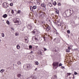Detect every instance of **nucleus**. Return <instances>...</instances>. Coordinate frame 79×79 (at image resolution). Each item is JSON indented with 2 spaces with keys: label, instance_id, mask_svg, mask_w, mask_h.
<instances>
[{
  "label": "nucleus",
  "instance_id": "1",
  "mask_svg": "<svg viewBox=\"0 0 79 79\" xmlns=\"http://www.w3.org/2000/svg\"><path fill=\"white\" fill-rule=\"evenodd\" d=\"M58 64H59V62H58L53 63L52 64L53 69H56L57 68H58Z\"/></svg>",
  "mask_w": 79,
  "mask_h": 79
},
{
  "label": "nucleus",
  "instance_id": "2",
  "mask_svg": "<svg viewBox=\"0 0 79 79\" xmlns=\"http://www.w3.org/2000/svg\"><path fill=\"white\" fill-rule=\"evenodd\" d=\"M25 67L26 68L25 69H27L28 70H30V69L31 68V65L27 64L26 65L23 66V68H25Z\"/></svg>",
  "mask_w": 79,
  "mask_h": 79
},
{
  "label": "nucleus",
  "instance_id": "3",
  "mask_svg": "<svg viewBox=\"0 0 79 79\" xmlns=\"http://www.w3.org/2000/svg\"><path fill=\"white\" fill-rule=\"evenodd\" d=\"M18 19L15 18L14 19L13 21L15 23H18L19 25H20L21 24V23L19 22V21L17 20Z\"/></svg>",
  "mask_w": 79,
  "mask_h": 79
},
{
  "label": "nucleus",
  "instance_id": "4",
  "mask_svg": "<svg viewBox=\"0 0 79 79\" xmlns=\"http://www.w3.org/2000/svg\"><path fill=\"white\" fill-rule=\"evenodd\" d=\"M8 4L6 2H4L2 5L3 7L5 8H6L8 7Z\"/></svg>",
  "mask_w": 79,
  "mask_h": 79
},
{
  "label": "nucleus",
  "instance_id": "5",
  "mask_svg": "<svg viewBox=\"0 0 79 79\" xmlns=\"http://www.w3.org/2000/svg\"><path fill=\"white\" fill-rule=\"evenodd\" d=\"M31 33L33 35L35 34V35H37V33H38V31H37V30H33L32 31H31Z\"/></svg>",
  "mask_w": 79,
  "mask_h": 79
},
{
  "label": "nucleus",
  "instance_id": "6",
  "mask_svg": "<svg viewBox=\"0 0 79 79\" xmlns=\"http://www.w3.org/2000/svg\"><path fill=\"white\" fill-rule=\"evenodd\" d=\"M46 31H49L50 30V27L48 26H46Z\"/></svg>",
  "mask_w": 79,
  "mask_h": 79
},
{
  "label": "nucleus",
  "instance_id": "7",
  "mask_svg": "<svg viewBox=\"0 0 79 79\" xmlns=\"http://www.w3.org/2000/svg\"><path fill=\"white\" fill-rule=\"evenodd\" d=\"M17 77H20L21 79H23V78H24V76L21 75V74H18L17 75Z\"/></svg>",
  "mask_w": 79,
  "mask_h": 79
},
{
  "label": "nucleus",
  "instance_id": "8",
  "mask_svg": "<svg viewBox=\"0 0 79 79\" xmlns=\"http://www.w3.org/2000/svg\"><path fill=\"white\" fill-rule=\"evenodd\" d=\"M32 26H33V24L31 23L30 24H29L28 25V28L30 29H31V28H32Z\"/></svg>",
  "mask_w": 79,
  "mask_h": 79
},
{
  "label": "nucleus",
  "instance_id": "9",
  "mask_svg": "<svg viewBox=\"0 0 79 79\" xmlns=\"http://www.w3.org/2000/svg\"><path fill=\"white\" fill-rule=\"evenodd\" d=\"M25 40L26 43H28L29 42V38L27 36H26L25 37Z\"/></svg>",
  "mask_w": 79,
  "mask_h": 79
},
{
  "label": "nucleus",
  "instance_id": "10",
  "mask_svg": "<svg viewBox=\"0 0 79 79\" xmlns=\"http://www.w3.org/2000/svg\"><path fill=\"white\" fill-rule=\"evenodd\" d=\"M31 7L32 8V10H33V9H34V10H35V9H36V8H37V6H34L33 7L31 6Z\"/></svg>",
  "mask_w": 79,
  "mask_h": 79
},
{
  "label": "nucleus",
  "instance_id": "11",
  "mask_svg": "<svg viewBox=\"0 0 79 79\" xmlns=\"http://www.w3.org/2000/svg\"><path fill=\"white\" fill-rule=\"evenodd\" d=\"M7 16H8V15H6V14H5L2 16V17L3 18H6Z\"/></svg>",
  "mask_w": 79,
  "mask_h": 79
},
{
  "label": "nucleus",
  "instance_id": "12",
  "mask_svg": "<svg viewBox=\"0 0 79 79\" xmlns=\"http://www.w3.org/2000/svg\"><path fill=\"white\" fill-rule=\"evenodd\" d=\"M57 43H58L60 42V40L59 38H57Z\"/></svg>",
  "mask_w": 79,
  "mask_h": 79
},
{
  "label": "nucleus",
  "instance_id": "13",
  "mask_svg": "<svg viewBox=\"0 0 79 79\" xmlns=\"http://www.w3.org/2000/svg\"><path fill=\"white\" fill-rule=\"evenodd\" d=\"M41 6H43V7H45V6H46V4H41Z\"/></svg>",
  "mask_w": 79,
  "mask_h": 79
},
{
  "label": "nucleus",
  "instance_id": "14",
  "mask_svg": "<svg viewBox=\"0 0 79 79\" xmlns=\"http://www.w3.org/2000/svg\"><path fill=\"white\" fill-rule=\"evenodd\" d=\"M52 4H53V5L54 6H56V1H54V2L52 3Z\"/></svg>",
  "mask_w": 79,
  "mask_h": 79
},
{
  "label": "nucleus",
  "instance_id": "15",
  "mask_svg": "<svg viewBox=\"0 0 79 79\" xmlns=\"http://www.w3.org/2000/svg\"><path fill=\"white\" fill-rule=\"evenodd\" d=\"M17 49H20V46H19V44H18L17 46Z\"/></svg>",
  "mask_w": 79,
  "mask_h": 79
},
{
  "label": "nucleus",
  "instance_id": "16",
  "mask_svg": "<svg viewBox=\"0 0 79 79\" xmlns=\"http://www.w3.org/2000/svg\"><path fill=\"white\" fill-rule=\"evenodd\" d=\"M15 36H18V35H19V33L18 32L15 33Z\"/></svg>",
  "mask_w": 79,
  "mask_h": 79
},
{
  "label": "nucleus",
  "instance_id": "17",
  "mask_svg": "<svg viewBox=\"0 0 79 79\" xmlns=\"http://www.w3.org/2000/svg\"><path fill=\"white\" fill-rule=\"evenodd\" d=\"M35 63L36 65H39V62L37 61L35 62Z\"/></svg>",
  "mask_w": 79,
  "mask_h": 79
},
{
  "label": "nucleus",
  "instance_id": "18",
  "mask_svg": "<svg viewBox=\"0 0 79 79\" xmlns=\"http://www.w3.org/2000/svg\"><path fill=\"white\" fill-rule=\"evenodd\" d=\"M48 4L49 6H52V4L51 2H49Z\"/></svg>",
  "mask_w": 79,
  "mask_h": 79
},
{
  "label": "nucleus",
  "instance_id": "19",
  "mask_svg": "<svg viewBox=\"0 0 79 79\" xmlns=\"http://www.w3.org/2000/svg\"><path fill=\"white\" fill-rule=\"evenodd\" d=\"M4 71H5V70L3 69H1L0 71V72L1 73H3Z\"/></svg>",
  "mask_w": 79,
  "mask_h": 79
},
{
  "label": "nucleus",
  "instance_id": "20",
  "mask_svg": "<svg viewBox=\"0 0 79 79\" xmlns=\"http://www.w3.org/2000/svg\"><path fill=\"white\" fill-rule=\"evenodd\" d=\"M70 10V13H71V14H72L73 13V10H71L70 9H69Z\"/></svg>",
  "mask_w": 79,
  "mask_h": 79
},
{
  "label": "nucleus",
  "instance_id": "21",
  "mask_svg": "<svg viewBox=\"0 0 79 79\" xmlns=\"http://www.w3.org/2000/svg\"><path fill=\"white\" fill-rule=\"evenodd\" d=\"M56 14H58L59 13V10H57L56 11Z\"/></svg>",
  "mask_w": 79,
  "mask_h": 79
},
{
  "label": "nucleus",
  "instance_id": "22",
  "mask_svg": "<svg viewBox=\"0 0 79 79\" xmlns=\"http://www.w3.org/2000/svg\"><path fill=\"white\" fill-rule=\"evenodd\" d=\"M65 27V26H64V27H63L62 26H61V29L62 30H64V28Z\"/></svg>",
  "mask_w": 79,
  "mask_h": 79
},
{
  "label": "nucleus",
  "instance_id": "23",
  "mask_svg": "<svg viewBox=\"0 0 79 79\" xmlns=\"http://www.w3.org/2000/svg\"><path fill=\"white\" fill-rule=\"evenodd\" d=\"M2 37H5V35H4V33H2Z\"/></svg>",
  "mask_w": 79,
  "mask_h": 79
},
{
  "label": "nucleus",
  "instance_id": "24",
  "mask_svg": "<svg viewBox=\"0 0 79 79\" xmlns=\"http://www.w3.org/2000/svg\"><path fill=\"white\" fill-rule=\"evenodd\" d=\"M62 65H63V64H62L61 63H60L59 64V67L61 66H62Z\"/></svg>",
  "mask_w": 79,
  "mask_h": 79
},
{
  "label": "nucleus",
  "instance_id": "25",
  "mask_svg": "<svg viewBox=\"0 0 79 79\" xmlns=\"http://www.w3.org/2000/svg\"><path fill=\"white\" fill-rule=\"evenodd\" d=\"M32 48V45H30L29 46V49H31V48Z\"/></svg>",
  "mask_w": 79,
  "mask_h": 79
},
{
  "label": "nucleus",
  "instance_id": "26",
  "mask_svg": "<svg viewBox=\"0 0 79 79\" xmlns=\"http://www.w3.org/2000/svg\"><path fill=\"white\" fill-rule=\"evenodd\" d=\"M70 52V50H69V49H67L66 50V52Z\"/></svg>",
  "mask_w": 79,
  "mask_h": 79
},
{
  "label": "nucleus",
  "instance_id": "27",
  "mask_svg": "<svg viewBox=\"0 0 79 79\" xmlns=\"http://www.w3.org/2000/svg\"><path fill=\"white\" fill-rule=\"evenodd\" d=\"M6 23L8 25H9V24H10V22H9V21H8V20L6 21Z\"/></svg>",
  "mask_w": 79,
  "mask_h": 79
},
{
  "label": "nucleus",
  "instance_id": "28",
  "mask_svg": "<svg viewBox=\"0 0 79 79\" xmlns=\"http://www.w3.org/2000/svg\"><path fill=\"white\" fill-rule=\"evenodd\" d=\"M67 32L68 34H70V33H71V32H70V31H69V30H67Z\"/></svg>",
  "mask_w": 79,
  "mask_h": 79
},
{
  "label": "nucleus",
  "instance_id": "29",
  "mask_svg": "<svg viewBox=\"0 0 79 79\" xmlns=\"http://www.w3.org/2000/svg\"><path fill=\"white\" fill-rule=\"evenodd\" d=\"M10 5L11 6H12L13 5V4L12 3H11L10 4Z\"/></svg>",
  "mask_w": 79,
  "mask_h": 79
},
{
  "label": "nucleus",
  "instance_id": "30",
  "mask_svg": "<svg viewBox=\"0 0 79 79\" xmlns=\"http://www.w3.org/2000/svg\"><path fill=\"white\" fill-rule=\"evenodd\" d=\"M17 64L19 65L21 64V62L20 61H19L17 62Z\"/></svg>",
  "mask_w": 79,
  "mask_h": 79
},
{
  "label": "nucleus",
  "instance_id": "31",
  "mask_svg": "<svg viewBox=\"0 0 79 79\" xmlns=\"http://www.w3.org/2000/svg\"><path fill=\"white\" fill-rule=\"evenodd\" d=\"M74 74H75V75H77V73L76 72H74Z\"/></svg>",
  "mask_w": 79,
  "mask_h": 79
},
{
  "label": "nucleus",
  "instance_id": "32",
  "mask_svg": "<svg viewBox=\"0 0 79 79\" xmlns=\"http://www.w3.org/2000/svg\"><path fill=\"white\" fill-rule=\"evenodd\" d=\"M39 12H40L39 13V14H40V13H42V12L41 11H39V10H37V12H38V13H39Z\"/></svg>",
  "mask_w": 79,
  "mask_h": 79
},
{
  "label": "nucleus",
  "instance_id": "33",
  "mask_svg": "<svg viewBox=\"0 0 79 79\" xmlns=\"http://www.w3.org/2000/svg\"><path fill=\"white\" fill-rule=\"evenodd\" d=\"M57 5H58V6H61V4L60 3H57Z\"/></svg>",
  "mask_w": 79,
  "mask_h": 79
},
{
  "label": "nucleus",
  "instance_id": "34",
  "mask_svg": "<svg viewBox=\"0 0 79 79\" xmlns=\"http://www.w3.org/2000/svg\"><path fill=\"white\" fill-rule=\"evenodd\" d=\"M67 76H70L71 75V73H67Z\"/></svg>",
  "mask_w": 79,
  "mask_h": 79
},
{
  "label": "nucleus",
  "instance_id": "35",
  "mask_svg": "<svg viewBox=\"0 0 79 79\" xmlns=\"http://www.w3.org/2000/svg\"><path fill=\"white\" fill-rule=\"evenodd\" d=\"M61 68L62 69H64L65 68L64 67L62 66V67H61Z\"/></svg>",
  "mask_w": 79,
  "mask_h": 79
},
{
  "label": "nucleus",
  "instance_id": "36",
  "mask_svg": "<svg viewBox=\"0 0 79 79\" xmlns=\"http://www.w3.org/2000/svg\"><path fill=\"white\" fill-rule=\"evenodd\" d=\"M11 13L12 14H13V13H14V11H13V10H12Z\"/></svg>",
  "mask_w": 79,
  "mask_h": 79
},
{
  "label": "nucleus",
  "instance_id": "37",
  "mask_svg": "<svg viewBox=\"0 0 79 79\" xmlns=\"http://www.w3.org/2000/svg\"><path fill=\"white\" fill-rule=\"evenodd\" d=\"M39 54H40V55H42V54H41L42 52H41V51H40Z\"/></svg>",
  "mask_w": 79,
  "mask_h": 79
},
{
  "label": "nucleus",
  "instance_id": "38",
  "mask_svg": "<svg viewBox=\"0 0 79 79\" xmlns=\"http://www.w3.org/2000/svg\"><path fill=\"white\" fill-rule=\"evenodd\" d=\"M68 49L70 50H71V48H70V47H68Z\"/></svg>",
  "mask_w": 79,
  "mask_h": 79
},
{
  "label": "nucleus",
  "instance_id": "39",
  "mask_svg": "<svg viewBox=\"0 0 79 79\" xmlns=\"http://www.w3.org/2000/svg\"><path fill=\"white\" fill-rule=\"evenodd\" d=\"M54 77H55V78H56V77H57L56 76V75H54Z\"/></svg>",
  "mask_w": 79,
  "mask_h": 79
},
{
  "label": "nucleus",
  "instance_id": "40",
  "mask_svg": "<svg viewBox=\"0 0 79 79\" xmlns=\"http://www.w3.org/2000/svg\"><path fill=\"white\" fill-rule=\"evenodd\" d=\"M2 2V0H0V4H1Z\"/></svg>",
  "mask_w": 79,
  "mask_h": 79
},
{
  "label": "nucleus",
  "instance_id": "41",
  "mask_svg": "<svg viewBox=\"0 0 79 79\" xmlns=\"http://www.w3.org/2000/svg\"><path fill=\"white\" fill-rule=\"evenodd\" d=\"M30 9L31 10V11H33L32 10V8H31V7H30Z\"/></svg>",
  "mask_w": 79,
  "mask_h": 79
},
{
  "label": "nucleus",
  "instance_id": "42",
  "mask_svg": "<svg viewBox=\"0 0 79 79\" xmlns=\"http://www.w3.org/2000/svg\"><path fill=\"white\" fill-rule=\"evenodd\" d=\"M21 13V11L20 10H19L18 11V13Z\"/></svg>",
  "mask_w": 79,
  "mask_h": 79
},
{
  "label": "nucleus",
  "instance_id": "43",
  "mask_svg": "<svg viewBox=\"0 0 79 79\" xmlns=\"http://www.w3.org/2000/svg\"><path fill=\"white\" fill-rule=\"evenodd\" d=\"M37 5H40V3H39V2H37Z\"/></svg>",
  "mask_w": 79,
  "mask_h": 79
},
{
  "label": "nucleus",
  "instance_id": "44",
  "mask_svg": "<svg viewBox=\"0 0 79 79\" xmlns=\"http://www.w3.org/2000/svg\"><path fill=\"white\" fill-rule=\"evenodd\" d=\"M66 37H68V38L69 37V35H66Z\"/></svg>",
  "mask_w": 79,
  "mask_h": 79
},
{
  "label": "nucleus",
  "instance_id": "45",
  "mask_svg": "<svg viewBox=\"0 0 79 79\" xmlns=\"http://www.w3.org/2000/svg\"><path fill=\"white\" fill-rule=\"evenodd\" d=\"M44 51H46L47 50V49L46 48H44Z\"/></svg>",
  "mask_w": 79,
  "mask_h": 79
},
{
  "label": "nucleus",
  "instance_id": "46",
  "mask_svg": "<svg viewBox=\"0 0 79 79\" xmlns=\"http://www.w3.org/2000/svg\"><path fill=\"white\" fill-rule=\"evenodd\" d=\"M35 40H37V38H35Z\"/></svg>",
  "mask_w": 79,
  "mask_h": 79
},
{
  "label": "nucleus",
  "instance_id": "47",
  "mask_svg": "<svg viewBox=\"0 0 79 79\" xmlns=\"http://www.w3.org/2000/svg\"><path fill=\"white\" fill-rule=\"evenodd\" d=\"M56 35H58V32L56 33Z\"/></svg>",
  "mask_w": 79,
  "mask_h": 79
},
{
  "label": "nucleus",
  "instance_id": "48",
  "mask_svg": "<svg viewBox=\"0 0 79 79\" xmlns=\"http://www.w3.org/2000/svg\"><path fill=\"white\" fill-rule=\"evenodd\" d=\"M37 68H36L35 69V71H37Z\"/></svg>",
  "mask_w": 79,
  "mask_h": 79
},
{
  "label": "nucleus",
  "instance_id": "49",
  "mask_svg": "<svg viewBox=\"0 0 79 79\" xmlns=\"http://www.w3.org/2000/svg\"><path fill=\"white\" fill-rule=\"evenodd\" d=\"M33 52L32 51H31V52H30V53H32Z\"/></svg>",
  "mask_w": 79,
  "mask_h": 79
},
{
  "label": "nucleus",
  "instance_id": "50",
  "mask_svg": "<svg viewBox=\"0 0 79 79\" xmlns=\"http://www.w3.org/2000/svg\"><path fill=\"white\" fill-rule=\"evenodd\" d=\"M12 30H13V31H14L15 30V29H14V28H12Z\"/></svg>",
  "mask_w": 79,
  "mask_h": 79
},
{
  "label": "nucleus",
  "instance_id": "51",
  "mask_svg": "<svg viewBox=\"0 0 79 79\" xmlns=\"http://www.w3.org/2000/svg\"><path fill=\"white\" fill-rule=\"evenodd\" d=\"M74 75H73V79H74Z\"/></svg>",
  "mask_w": 79,
  "mask_h": 79
},
{
  "label": "nucleus",
  "instance_id": "52",
  "mask_svg": "<svg viewBox=\"0 0 79 79\" xmlns=\"http://www.w3.org/2000/svg\"><path fill=\"white\" fill-rule=\"evenodd\" d=\"M60 20L59 19V20ZM57 23H60V21H57Z\"/></svg>",
  "mask_w": 79,
  "mask_h": 79
},
{
  "label": "nucleus",
  "instance_id": "53",
  "mask_svg": "<svg viewBox=\"0 0 79 79\" xmlns=\"http://www.w3.org/2000/svg\"><path fill=\"white\" fill-rule=\"evenodd\" d=\"M37 47H38V46H37L36 47V48H37Z\"/></svg>",
  "mask_w": 79,
  "mask_h": 79
},
{
  "label": "nucleus",
  "instance_id": "54",
  "mask_svg": "<svg viewBox=\"0 0 79 79\" xmlns=\"http://www.w3.org/2000/svg\"><path fill=\"white\" fill-rule=\"evenodd\" d=\"M43 38H44V40L45 39V37H44Z\"/></svg>",
  "mask_w": 79,
  "mask_h": 79
},
{
  "label": "nucleus",
  "instance_id": "55",
  "mask_svg": "<svg viewBox=\"0 0 79 79\" xmlns=\"http://www.w3.org/2000/svg\"><path fill=\"white\" fill-rule=\"evenodd\" d=\"M62 26V27H63L64 26L63 25H62V26Z\"/></svg>",
  "mask_w": 79,
  "mask_h": 79
},
{
  "label": "nucleus",
  "instance_id": "56",
  "mask_svg": "<svg viewBox=\"0 0 79 79\" xmlns=\"http://www.w3.org/2000/svg\"><path fill=\"white\" fill-rule=\"evenodd\" d=\"M9 1H10V2H11V1H12V0H9Z\"/></svg>",
  "mask_w": 79,
  "mask_h": 79
},
{
  "label": "nucleus",
  "instance_id": "57",
  "mask_svg": "<svg viewBox=\"0 0 79 79\" xmlns=\"http://www.w3.org/2000/svg\"><path fill=\"white\" fill-rule=\"evenodd\" d=\"M53 23H56V22H54Z\"/></svg>",
  "mask_w": 79,
  "mask_h": 79
},
{
  "label": "nucleus",
  "instance_id": "58",
  "mask_svg": "<svg viewBox=\"0 0 79 79\" xmlns=\"http://www.w3.org/2000/svg\"><path fill=\"white\" fill-rule=\"evenodd\" d=\"M71 16V15H70L69 16Z\"/></svg>",
  "mask_w": 79,
  "mask_h": 79
},
{
  "label": "nucleus",
  "instance_id": "59",
  "mask_svg": "<svg viewBox=\"0 0 79 79\" xmlns=\"http://www.w3.org/2000/svg\"><path fill=\"white\" fill-rule=\"evenodd\" d=\"M44 41H45V39L44 40Z\"/></svg>",
  "mask_w": 79,
  "mask_h": 79
},
{
  "label": "nucleus",
  "instance_id": "60",
  "mask_svg": "<svg viewBox=\"0 0 79 79\" xmlns=\"http://www.w3.org/2000/svg\"><path fill=\"white\" fill-rule=\"evenodd\" d=\"M13 66H15V64H13Z\"/></svg>",
  "mask_w": 79,
  "mask_h": 79
},
{
  "label": "nucleus",
  "instance_id": "61",
  "mask_svg": "<svg viewBox=\"0 0 79 79\" xmlns=\"http://www.w3.org/2000/svg\"><path fill=\"white\" fill-rule=\"evenodd\" d=\"M13 69H15V68H14V67H13Z\"/></svg>",
  "mask_w": 79,
  "mask_h": 79
},
{
  "label": "nucleus",
  "instance_id": "62",
  "mask_svg": "<svg viewBox=\"0 0 79 79\" xmlns=\"http://www.w3.org/2000/svg\"><path fill=\"white\" fill-rule=\"evenodd\" d=\"M0 42H1V40H0Z\"/></svg>",
  "mask_w": 79,
  "mask_h": 79
},
{
  "label": "nucleus",
  "instance_id": "63",
  "mask_svg": "<svg viewBox=\"0 0 79 79\" xmlns=\"http://www.w3.org/2000/svg\"><path fill=\"white\" fill-rule=\"evenodd\" d=\"M32 79H34V78H33Z\"/></svg>",
  "mask_w": 79,
  "mask_h": 79
},
{
  "label": "nucleus",
  "instance_id": "64",
  "mask_svg": "<svg viewBox=\"0 0 79 79\" xmlns=\"http://www.w3.org/2000/svg\"><path fill=\"white\" fill-rule=\"evenodd\" d=\"M37 23V22H35V23Z\"/></svg>",
  "mask_w": 79,
  "mask_h": 79
}]
</instances>
